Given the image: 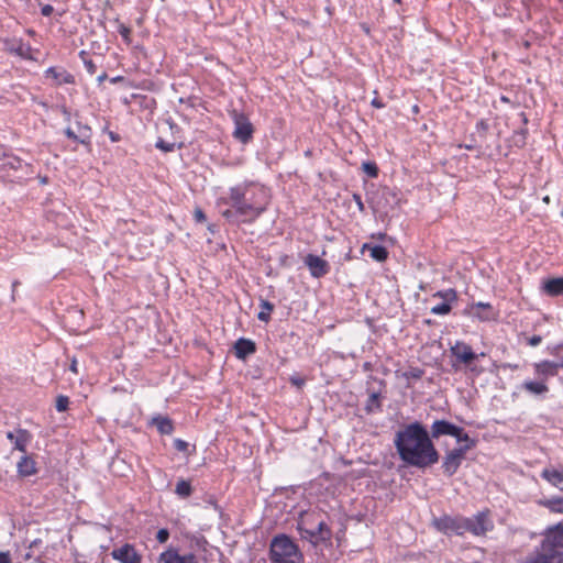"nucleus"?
Instances as JSON below:
<instances>
[{
	"mask_svg": "<svg viewBox=\"0 0 563 563\" xmlns=\"http://www.w3.org/2000/svg\"><path fill=\"white\" fill-rule=\"evenodd\" d=\"M156 147L164 151V152H172L174 150L173 143H166L163 140H158L156 142Z\"/></svg>",
	"mask_w": 563,
	"mask_h": 563,
	"instance_id": "obj_39",
	"label": "nucleus"
},
{
	"mask_svg": "<svg viewBox=\"0 0 563 563\" xmlns=\"http://www.w3.org/2000/svg\"><path fill=\"white\" fill-rule=\"evenodd\" d=\"M543 291L551 296H561L563 295V277L550 278L543 283L542 286Z\"/></svg>",
	"mask_w": 563,
	"mask_h": 563,
	"instance_id": "obj_25",
	"label": "nucleus"
},
{
	"mask_svg": "<svg viewBox=\"0 0 563 563\" xmlns=\"http://www.w3.org/2000/svg\"><path fill=\"white\" fill-rule=\"evenodd\" d=\"M561 216L563 217V211L561 212Z\"/></svg>",
	"mask_w": 563,
	"mask_h": 563,
	"instance_id": "obj_57",
	"label": "nucleus"
},
{
	"mask_svg": "<svg viewBox=\"0 0 563 563\" xmlns=\"http://www.w3.org/2000/svg\"><path fill=\"white\" fill-rule=\"evenodd\" d=\"M7 439L13 443L15 450L25 452L27 444L32 440V434L27 430L19 428L14 431H9Z\"/></svg>",
	"mask_w": 563,
	"mask_h": 563,
	"instance_id": "obj_16",
	"label": "nucleus"
},
{
	"mask_svg": "<svg viewBox=\"0 0 563 563\" xmlns=\"http://www.w3.org/2000/svg\"><path fill=\"white\" fill-rule=\"evenodd\" d=\"M110 136L112 141H117V136L113 133H111Z\"/></svg>",
	"mask_w": 563,
	"mask_h": 563,
	"instance_id": "obj_55",
	"label": "nucleus"
},
{
	"mask_svg": "<svg viewBox=\"0 0 563 563\" xmlns=\"http://www.w3.org/2000/svg\"><path fill=\"white\" fill-rule=\"evenodd\" d=\"M303 263L314 278L323 277L330 272L329 263L317 255L308 254L305 256Z\"/></svg>",
	"mask_w": 563,
	"mask_h": 563,
	"instance_id": "obj_13",
	"label": "nucleus"
},
{
	"mask_svg": "<svg viewBox=\"0 0 563 563\" xmlns=\"http://www.w3.org/2000/svg\"><path fill=\"white\" fill-rule=\"evenodd\" d=\"M159 560L163 563H197L195 554L180 555L175 549L163 552Z\"/></svg>",
	"mask_w": 563,
	"mask_h": 563,
	"instance_id": "obj_19",
	"label": "nucleus"
},
{
	"mask_svg": "<svg viewBox=\"0 0 563 563\" xmlns=\"http://www.w3.org/2000/svg\"><path fill=\"white\" fill-rule=\"evenodd\" d=\"M84 63H85V67H86L87 71L90 75H93L96 73V65H95V63L91 59H87Z\"/></svg>",
	"mask_w": 563,
	"mask_h": 563,
	"instance_id": "obj_42",
	"label": "nucleus"
},
{
	"mask_svg": "<svg viewBox=\"0 0 563 563\" xmlns=\"http://www.w3.org/2000/svg\"><path fill=\"white\" fill-rule=\"evenodd\" d=\"M494 522L489 518L488 511H481L474 517L464 518V533L470 532L473 536H484L493 530Z\"/></svg>",
	"mask_w": 563,
	"mask_h": 563,
	"instance_id": "obj_7",
	"label": "nucleus"
},
{
	"mask_svg": "<svg viewBox=\"0 0 563 563\" xmlns=\"http://www.w3.org/2000/svg\"><path fill=\"white\" fill-rule=\"evenodd\" d=\"M65 134L67 135V137L78 141V135L71 129H66Z\"/></svg>",
	"mask_w": 563,
	"mask_h": 563,
	"instance_id": "obj_48",
	"label": "nucleus"
},
{
	"mask_svg": "<svg viewBox=\"0 0 563 563\" xmlns=\"http://www.w3.org/2000/svg\"><path fill=\"white\" fill-rule=\"evenodd\" d=\"M261 308L262 310L258 312L257 318L261 321L267 322L271 318V312L274 309V305L267 300H262Z\"/></svg>",
	"mask_w": 563,
	"mask_h": 563,
	"instance_id": "obj_30",
	"label": "nucleus"
},
{
	"mask_svg": "<svg viewBox=\"0 0 563 563\" xmlns=\"http://www.w3.org/2000/svg\"><path fill=\"white\" fill-rule=\"evenodd\" d=\"M542 342V338L540 335H533L528 339V344L530 346H538Z\"/></svg>",
	"mask_w": 563,
	"mask_h": 563,
	"instance_id": "obj_43",
	"label": "nucleus"
},
{
	"mask_svg": "<svg viewBox=\"0 0 563 563\" xmlns=\"http://www.w3.org/2000/svg\"><path fill=\"white\" fill-rule=\"evenodd\" d=\"M269 559L272 563H301L302 554L289 537L280 534L271 542Z\"/></svg>",
	"mask_w": 563,
	"mask_h": 563,
	"instance_id": "obj_3",
	"label": "nucleus"
},
{
	"mask_svg": "<svg viewBox=\"0 0 563 563\" xmlns=\"http://www.w3.org/2000/svg\"><path fill=\"white\" fill-rule=\"evenodd\" d=\"M298 530L302 539L312 544L329 541L332 537L331 529L324 521H319L316 527L309 522V518H301L298 522Z\"/></svg>",
	"mask_w": 563,
	"mask_h": 563,
	"instance_id": "obj_4",
	"label": "nucleus"
},
{
	"mask_svg": "<svg viewBox=\"0 0 563 563\" xmlns=\"http://www.w3.org/2000/svg\"><path fill=\"white\" fill-rule=\"evenodd\" d=\"M363 249H368L371 252V257L377 262H384L388 257V252L386 247L382 245L371 246L368 244H364Z\"/></svg>",
	"mask_w": 563,
	"mask_h": 563,
	"instance_id": "obj_28",
	"label": "nucleus"
},
{
	"mask_svg": "<svg viewBox=\"0 0 563 563\" xmlns=\"http://www.w3.org/2000/svg\"><path fill=\"white\" fill-rule=\"evenodd\" d=\"M169 538V532L167 529H159L156 534V540L159 543H165Z\"/></svg>",
	"mask_w": 563,
	"mask_h": 563,
	"instance_id": "obj_40",
	"label": "nucleus"
},
{
	"mask_svg": "<svg viewBox=\"0 0 563 563\" xmlns=\"http://www.w3.org/2000/svg\"><path fill=\"white\" fill-rule=\"evenodd\" d=\"M0 563H11L9 553L0 552Z\"/></svg>",
	"mask_w": 563,
	"mask_h": 563,
	"instance_id": "obj_47",
	"label": "nucleus"
},
{
	"mask_svg": "<svg viewBox=\"0 0 563 563\" xmlns=\"http://www.w3.org/2000/svg\"><path fill=\"white\" fill-rule=\"evenodd\" d=\"M68 405H69V398L67 396L60 395L57 397L56 405H55L57 411L63 412V411L67 410Z\"/></svg>",
	"mask_w": 563,
	"mask_h": 563,
	"instance_id": "obj_34",
	"label": "nucleus"
},
{
	"mask_svg": "<svg viewBox=\"0 0 563 563\" xmlns=\"http://www.w3.org/2000/svg\"><path fill=\"white\" fill-rule=\"evenodd\" d=\"M541 476L551 485L559 487L563 492V467L560 470L551 467L544 468Z\"/></svg>",
	"mask_w": 563,
	"mask_h": 563,
	"instance_id": "obj_24",
	"label": "nucleus"
},
{
	"mask_svg": "<svg viewBox=\"0 0 563 563\" xmlns=\"http://www.w3.org/2000/svg\"><path fill=\"white\" fill-rule=\"evenodd\" d=\"M291 382L297 385L298 387H300L302 384H303V380L302 379H291Z\"/></svg>",
	"mask_w": 563,
	"mask_h": 563,
	"instance_id": "obj_53",
	"label": "nucleus"
},
{
	"mask_svg": "<svg viewBox=\"0 0 563 563\" xmlns=\"http://www.w3.org/2000/svg\"><path fill=\"white\" fill-rule=\"evenodd\" d=\"M434 298H441L443 302L438 303L431 308V313L438 316L449 314L452 310L451 305L457 300V294L454 289L449 288L445 290H439L433 294Z\"/></svg>",
	"mask_w": 563,
	"mask_h": 563,
	"instance_id": "obj_11",
	"label": "nucleus"
},
{
	"mask_svg": "<svg viewBox=\"0 0 563 563\" xmlns=\"http://www.w3.org/2000/svg\"><path fill=\"white\" fill-rule=\"evenodd\" d=\"M54 11V8L51 4H44L41 9V13L44 16H49Z\"/></svg>",
	"mask_w": 563,
	"mask_h": 563,
	"instance_id": "obj_44",
	"label": "nucleus"
},
{
	"mask_svg": "<svg viewBox=\"0 0 563 563\" xmlns=\"http://www.w3.org/2000/svg\"><path fill=\"white\" fill-rule=\"evenodd\" d=\"M363 170L369 176V177H377L378 175V167L375 163H363Z\"/></svg>",
	"mask_w": 563,
	"mask_h": 563,
	"instance_id": "obj_33",
	"label": "nucleus"
},
{
	"mask_svg": "<svg viewBox=\"0 0 563 563\" xmlns=\"http://www.w3.org/2000/svg\"><path fill=\"white\" fill-rule=\"evenodd\" d=\"M409 375L413 378H420L422 375V371L415 368L409 373Z\"/></svg>",
	"mask_w": 563,
	"mask_h": 563,
	"instance_id": "obj_49",
	"label": "nucleus"
},
{
	"mask_svg": "<svg viewBox=\"0 0 563 563\" xmlns=\"http://www.w3.org/2000/svg\"><path fill=\"white\" fill-rule=\"evenodd\" d=\"M534 373L545 382L549 377L556 376L560 368V363L552 361H542L533 365Z\"/></svg>",
	"mask_w": 563,
	"mask_h": 563,
	"instance_id": "obj_18",
	"label": "nucleus"
},
{
	"mask_svg": "<svg viewBox=\"0 0 563 563\" xmlns=\"http://www.w3.org/2000/svg\"><path fill=\"white\" fill-rule=\"evenodd\" d=\"M90 139V129L85 126L80 130V133L78 135V142L82 144H87Z\"/></svg>",
	"mask_w": 563,
	"mask_h": 563,
	"instance_id": "obj_37",
	"label": "nucleus"
},
{
	"mask_svg": "<svg viewBox=\"0 0 563 563\" xmlns=\"http://www.w3.org/2000/svg\"><path fill=\"white\" fill-rule=\"evenodd\" d=\"M118 32L120 33V35L123 37L124 42L125 43H130L131 42V38H130V34H131V29L124 24H119L118 26Z\"/></svg>",
	"mask_w": 563,
	"mask_h": 563,
	"instance_id": "obj_35",
	"label": "nucleus"
},
{
	"mask_svg": "<svg viewBox=\"0 0 563 563\" xmlns=\"http://www.w3.org/2000/svg\"><path fill=\"white\" fill-rule=\"evenodd\" d=\"M176 494L183 498L189 497L191 494V485L185 479L178 481L176 485Z\"/></svg>",
	"mask_w": 563,
	"mask_h": 563,
	"instance_id": "obj_31",
	"label": "nucleus"
},
{
	"mask_svg": "<svg viewBox=\"0 0 563 563\" xmlns=\"http://www.w3.org/2000/svg\"><path fill=\"white\" fill-rule=\"evenodd\" d=\"M394 444L400 460L417 468H427L439 462L435 449L426 427L418 422L406 424L395 434Z\"/></svg>",
	"mask_w": 563,
	"mask_h": 563,
	"instance_id": "obj_1",
	"label": "nucleus"
},
{
	"mask_svg": "<svg viewBox=\"0 0 563 563\" xmlns=\"http://www.w3.org/2000/svg\"><path fill=\"white\" fill-rule=\"evenodd\" d=\"M397 194L389 187H380L372 194L371 203L375 212L388 213L398 205Z\"/></svg>",
	"mask_w": 563,
	"mask_h": 563,
	"instance_id": "obj_5",
	"label": "nucleus"
},
{
	"mask_svg": "<svg viewBox=\"0 0 563 563\" xmlns=\"http://www.w3.org/2000/svg\"><path fill=\"white\" fill-rule=\"evenodd\" d=\"M470 450V445H462L461 448L453 449L443 459L442 468L448 476L456 473L465 453Z\"/></svg>",
	"mask_w": 563,
	"mask_h": 563,
	"instance_id": "obj_9",
	"label": "nucleus"
},
{
	"mask_svg": "<svg viewBox=\"0 0 563 563\" xmlns=\"http://www.w3.org/2000/svg\"><path fill=\"white\" fill-rule=\"evenodd\" d=\"M451 353L457 358L459 362L465 365L471 364L474 360L477 358V355L473 352L472 347L461 341H457L454 345L451 346Z\"/></svg>",
	"mask_w": 563,
	"mask_h": 563,
	"instance_id": "obj_14",
	"label": "nucleus"
},
{
	"mask_svg": "<svg viewBox=\"0 0 563 563\" xmlns=\"http://www.w3.org/2000/svg\"><path fill=\"white\" fill-rule=\"evenodd\" d=\"M374 407L379 408L378 394H376V393H373L369 395V398H368L367 405H366V409H367V411H372Z\"/></svg>",
	"mask_w": 563,
	"mask_h": 563,
	"instance_id": "obj_36",
	"label": "nucleus"
},
{
	"mask_svg": "<svg viewBox=\"0 0 563 563\" xmlns=\"http://www.w3.org/2000/svg\"><path fill=\"white\" fill-rule=\"evenodd\" d=\"M174 446L177 451H186L188 448V443L181 439H176L174 441Z\"/></svg>",
	"mask_w": 563,
	"mask_h": 563,
	"instance_id": "obj_41",
	"label": "nucleus"
},
{
	"mask_svg": "<svg viewBox=\"0 0 563 563\" xmlns=\"http://www.w3.org/2000/svg\"><path fill=\"white\" fill-rule=\"evenodd\" d=\"M521 388L534 396H543L549 391L548 385L541 382L526 380L522 383Z\"/></svg>",
	"mask_w": 563,
	"mask_h": 563,
	"instance_id": "obj_26",
	"label": "nucleus"
},
{
	"mask_svg": "<svg viewBox=\"0 0 563 563\" xmlns=\"http://www.w3.org/2000/svg\"><path fill=\"white\" fill-rule=\"evenodd\" d=\"M550 511L555 514H563V498H551L542 501Z\"/></svg>",
	"mask_w": 563,
	"mask_h": 563,
	"instance_id": "obj_29",
	"label": "nucleus"
},
{
	"mask_svg": "<svg viewBox=\"0 0 563 563\" xmlns=\"http://www.w3.org/2000/svg\"><path fill=\"white\" fill-rule=\"evenodd\" d=\"M111 556L113 560L120 563H141L142 555L137 553L134 545L130 543H124L120 548H115L111 551Z\"/></svg>",
	"mask_w": 563,
	"mask_h": 563,
	"instance_id": "obj_12",
	"label": "nucleus"
},
{
	"mask_svg": "<svg viewBox=\"0 0 563 563\" xmlns=\"http://www.w3.org/2000/svg\"><path fill=\"white\" fill-rule=\"evenodd\" d=\"M222 216L227 219V220H230V221H234L235 218H239V214L236 212V209L234 208H230V209H227V210H223L222 211Z\"/></svg>",
	"mask_w": 563,
	"mask_h": 563,
	"instance_id": "obj_38",
	"label": "nucleus"
},
{
	"mask_svg": "<svg viewBox=\"0 0 563 563\" xmlns=\"http://www.w3.org/2000/svg\"><path fill=\"white\" fill-rule=\"evenodd\" d=\"M18 473L22 477L32 476L36 474V462L32 456L24 455L21 457V460L18 462Z\"/></svg>",
	"mask_w": 563,
	"mask_h": 563,
	"instance_id": "obj_21",
	"label": "nucleus"
},
{
	"mask_svg": "<svg viewBox=\"0 0 563 563\" xmlns=\"http://www.w3.org/2000/svg\"><path fill=\"white\" fill-rule=\"evenodd\" d=\"M434 527L445 534H464V517L443 516L434 519Z\"/></svg>",
	"mask_w": 563,
	"mask_h": 563,
	"instance_id": "obj_8",
	"label": "nucleus"
},
{
	"mask_svg": "<svg viewBox=\"0 0 563 563\" xmlns=\"http://www.w3.org/2000/svg\"><path fill=\"white\" fill-rule=\"evenodd\" d=\"M151 424L155 426L161 434L169 435L174 431V423L168 417L155 416L152 418Z\"/></svg>",
	"mask_w": 563,
	"mask_h": 563,
	"instance_id": "obj_27",
	"label": "nucleus"
},
{
	"mask_svg": "<svg viewBox=\"0 0 563 563\" xmlns=\"http://www.w3.org/2000/svg\"><path fill=\"white\" fill-rule=\"evenodd\" d=\"M543 202H544V203H547V205H549V203H550V197H549V196H545V197L543 198Z\"/></svg>",
	"mask_w": 563,
	"mask_h": 563,
	"instance_id": "obj_54",
	"label": "nucleus"
},
{
	"mask_svg": "<svg viewBox=\"0 0 563 563\" xmlns=\"http://www.w3.org/2000/svg\"><path fill=\"white\" fill-rule=\"evenodd\" d=\"M353 200L355 201V203H356V206H357L358 210H360V211H364V203H363V201H362L361 196H360V195H357V194H354V195H353Z\"/></svg>",
	"mask_w": 563,
	"mask_h": 563,
	"instance_id": "obj_46",
	"label": "nucleus"
},
{
	"mask_svg": "<svg viewBox=\"0 0 563 563\" xmlns=\"http://www.w3.org/2000/svg\"><path fill=\"white\" fill-rule=\"evenodd\" d=\"M453 438H455L459 443H464V445H470V450L475 445V442L460 427H459V434L453 435Z\"/></svg>",
	"mask_w": 563,
	"mask_h": 563,
	"instance_id": "obj_32",
	"label": "nucleus"
},
{
	"mask_svg": "<svg viewBox=\"0 0 563 563\" xmlns=\"http://www.w3.org/2000/svg\"><path fill=\"white\" fill-rule=\"evenodd\" d=\"M560 367H563V360H562V363H560Z\"/></svg>",
	"mask_w": 563,
	"mask_h": 563,
	"instance_id": "obj_56",
	"label": "nucleus"
},
{
	"mask_svg": "<svg viewBox=\"0 0 563 563\" xmlns=\"http://www.w3.org/2000/svg\"><path fill=\"white\" fill-rule=\"evenodd\" d=\"M255 343L251 340L241 338L235 342L234 351L238 358H245L247 355L255 352Z\"/></svg>",
	"mask_w": 563,
	"mask_h": 563,
	"instance_id": "obj_23",
	"label": "nucleus"
},
{
	"mask_svg": "<svg viewBox=\"0 0 563 563\" xmlns=\"http://www.w3.org/2000/svg\"><path fill=\"white\" fill-rule=\"evenodd\" d=\"M523 563H562V558L560 555L550 554L539 548L534 553L530 554Z\"/></svg>",
	"mask_w": 563,
	"mask_h": 563,
	"instance_id": "obj_20",
	"label": "nucleus"
},
{
	"mask_svg": "<svg viewBox=\"0 0 563 563\" xmlns=\"http://www.w3.org/2000/svg\"><path fill=\"white\" fill-rule=\"evenodd\" d=\"M194 217L198 222H202L206 220V216L201 209H196L194 212Z\"/></svg>",
	"mask_w": 563,
	"mask_h": 563,
	"instance_id": "obj_45",
	"label": "nucleus"
},
{
	"mask_svg": "<svg viewBox=\"0 0 563 563\" xmlns=\"http://www.w3.org/2000/svg\"><path fill=\"white\" fill-rule=\"evenodd\" d=\"M19 280H14L12 283V292H15L16 287L19 286ZM12 299H14V294H12Z\"/></svg>",
	"mask_w": 563,
	"mask_h": 563,
	"instance_id": "obj_52",
	"label": "nucleus"
},
{
	"mask_svg": "<svg viewBox=\"0 0 563 563\" xmlns=\"http://www.w3.org/2000/svg\"><path fill=\"white\" fill-rule=\"evenodd\" d=\"M234 131L233 136L242 143H247L252 139L253 126L243 113L233 112Z\"/></svg>",
	"mask_w": 563,
	"mask_h": 563,
	"instance_id": "obj_10",
	"label": "nucleus"
},
{
	"mask_svg": "<svg viewBox=\"0 0 563 563\" xmlns=\"http://www.w3.org/2000/svg\"><path fill=\"white\" fill-rule=\"evenodd\" d=\"M46 77L47 78H52L53 80H55V82L57 85L74 84V81H75V78H74V76L71 74L67 73L64 69H59V68H56V67H49L46 70Z\"/></svg>",
	"mask_w": 563,
	"mask_h": 563,
	"instance_id": "obj_22",
	"label": "nucleus"
},
{
	"mask_svg": "<svg viewBox=\"0 0 563 563\" xmlns=\"http://www.w3.org/2000/svg\"><path fill=\"white\" fill-rule=\"evenodd\" d=\"M467 312L471 316L478 318L481 321H489L495 318L494 309L488 302L478 301L476 303H472L468 307Z\"/></svg>",
	"mask_w": 563,
	"mask_h": 563,
	"instance_id": "obj_17",
	"label": "nucleus"
},
{
	"mask_svg": "<svg viewBox=\"0 0 563 563\" xmlns=\"http://www.w3.org/2000/svg\"><path fill=\"white\" fill-rule=\"evenodd\" d=\"M540 549L550 554L560 555L563 559V523L560 522L550 527L545 534Z\"/></svg>",
	"mask_w": 563,
	"mask_h": 563,
	"instance_id": "obj_6",
	"label": "nucleus"
},
{
	"mask_svg": "<svg viewBox=\"0 0 563 563\" xmlns=\"http://www.w3.org/2000/svg\"><path fill=\"white\" fill-rule=\"evenodd\" d=\"M69 369H70L73 373H75V374H77V373H78V368H77V361H76V358H73V360H71V364H70V366H69Z\"/></svg>",
	"mask_w": 563,
	"mask_h": 563,
	"instance_id": "obj_50",
	"label": "nucleus"
},
{
	"mask_svg": "<svg viewBox=\"0 0 563 563\" xmlns=\"http://www.w3.org/2000/svg\"><path fill=\"white\" fill-rule=\"evenodd\" d=\"M432 439H439L443 435H456L459 434V427L446 421V420H435L431 426V433H429Z\"/></svg>",
	"mask_w": 563,
	"mask_h": 563,
	"instance_id": "obj_15",
	"label": "nucleus"
},
{
	"mask_svg": "<svg viewBox=\"0 0 563 563\" xmlns=\"http://www.w3.org/2000/svg\"><path fill=\"white\" fill-rule=\"evenodd\" d=\"M220 201L236 209L240 221L251 223L267 209L269 192L262 185L242 183L231 187L228 197H222Z\"/></svg>",
	"mask_w": 563,
	"mask_h": 563,
	"instance_id": "obj_2",
	"label": "nucleus"
},
{
	"mask_svg": "<svg viewBox=\"0 0 563 563\" xmlns=\"http://www.w3.org/2000/svg\"><path fill=\"white\" fill-rule=\"evenodd\" d=\"M372 106H374L375 108H383L384 107V104L378 99H376V98L372 101Z\"/></svg>",
	"mask_w": 563,
	"mask_h": 563,
	"instance_id": "obj_51",
	"label": "nucleus"
}]
</instances>
